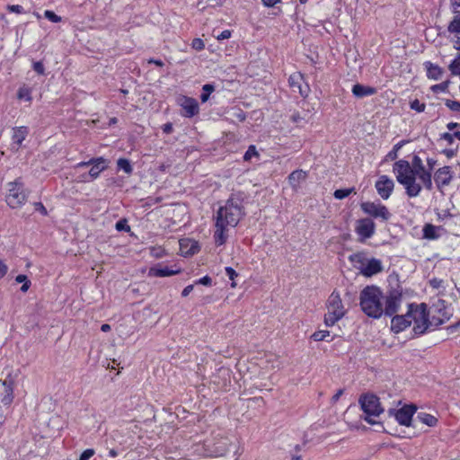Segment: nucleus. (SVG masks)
Masks as SVG:
<instances>
[{
	"instance_id": "09e8293b",
	"label": "nucleus",
	"mask_w": 460,
	"mask_h": 460,
	"mask_svg": "<svg viewBox=\"0 0 460 460\" xmlns=\"http://www.w3.org/2000/svg\"><path fill=\"white\" fill-rule=\"evenodd\" d=\"M191 47L196 50H201L205 48V44L200 39H194L191 43Z\"/></svg>"
},
{
	"instance_id": "6e6d98bb",
	"label": "nucleus",
	"mask_w": 460,
	"mask_h": 460,
	"mask_svg": "<svg viewBox=\"0 0 460 460\" xmlns=\"http://www.w3.org/2000/svg\"><path fill=\"white\" fill-rule=\"evenodd\" d=\"M36 210L40 211L42 215H47V209L41 202L35 203Z\"/></svg>"
},
{
	"instance_id": "864d4df0",
	"label": "nucleus",
	"mask_w": 460,
	"mask_h": 460,
	"mask_svg": "<svg viewBox=\"0 0 460 460\" xmlns=\"http://www.w3.org/2000/svg\"><path fill=\"white\" fill-rule=\"evenodd\" d=\"M196 284H200L204 286H211L212 285V279L209 276H205L199 280L196 281Z\"/></svg>"
},
{
	"instance_id": "412c9836",
	"label": "nucleus",
	"mask_w": 460,
	"mask_h": 460,
	"mask_svg": "<svg viewBox=\"0 0 460 460\" xmlns=\"http://www.w3.org/2000/svg\"><path fill=\"white\" fill-rule=\"evenodd\" d=\"M376 93V88L357 84L352 87V93L357 98H363L373 95Z\"/></svg>"
},
{
	"instance_id": "f3484780",
	"label": "nucleus",
	"mask_w": 460,
	"mask_h": 460,
	"mask_svg": "<svg viewBox=\"0 0 460 460\" xmlns=\"http://www.w3.org/2000/svg\"><path fill=\"white\" fill-rule=\"evenodd\" d=\"M411 325V317L408 313L404 315H395L391 321V330L396 333L402 332Z\"/></svg>"
},
{
	"instance_id": "69168bd1",
	"label": "nucleus",
	"mask_w": 460,
	"mask_h": 460,
	"mask_svg": "<svg viewBox=\"0 0 460 460\" xmlns=\"http://www.w3.org/2000/svg\"><path fill=\"white\" fill-rule=\"evenodd\" d=\"M26 280H29L26 275L20 274L15 278V281L17 283H25Z\"/></svg>"
},
{
	"instance_id": "de8ad7c7",
	"label": "nucleus",
	"mask_w": 460,
	"mask_h": 460,
	"mask_svg": "<svg viewBox=\"0 0 460 460\" xmlns=\"http://www.w3.org/2000/svg\"><path fill=\"white\" fill-rule=\"evenodd\" d=\"M181 251L185 255H193L198 252V247H196L194 244L190 247V250H185V247H183V243H181Z\"/></svg>"
},
{
	"instance_id": "c9c22d12",
	"label": "nucleus",
	"mask_w": 460,
	"mask_h": 460,
	"mask_svg": "<svg viewBox=\"0 0 460 460\" xmlns=\"http://www.w3.org/2000/svg\"><path fill=\"white\" fill-rule=\"evenodd\" d=\"M17 97L20 100H23L24 99V100L30 102L31 100L30 89L26 88V87H21L18 90Z\"/></svg>"
},
{
	"instance_id": "9d476101",
	"label": "nucleus",
	"mask_w": 460,
	"mask_h": 460,
	"mask_svg": "<svg viewBox=\"0 0 460 460\" xmlns=\"http://www.w3.org/2000/svg\"><path fill=\"white\" fill-rule=\"evenodd\" d=\"M360 207L366 214L375 218H381L383 221H387L391 217V213L387 208L381 203L363 202Z\"/></svg>"
},
{
	"instance_id": "dca6fc26",
	"label": "nucleus",
	"mask_w": 460,
	"mask_h": 460,
	"mask_svg": "<svg viewBox=\"0 0 460 460\" xmlns=\"http://www.w3.org/2000/svg\"><path fill=\"white\" fill-rule=\"evenodd\" d=\"M92 167L88 172V176L96 179L100 173L108 167V162L103 157L92 158Z\"/></svg>"
},
{
	"instance_id": "f704fd0d",
	"label": "nucleus",
	"mask_w": 460,
	"mask_h": 460,
	"mask_svg": "<svg viewBox=\"0 0 460 460\" xmlns=\"http://www.w3.org/2000/svg\"><path fill=\"white\" fill-rule=\"evenodd\" d=\"M449 84H450L449 80L444 81L438 84H435V85L431 86V91L435 93H438L440 92L441 93L447 92Z\"/></svg>"
},
{
	"instance_id": "a211bd4d",
	"label": "nucleus",
	"mask_w": 460,
	"mask_h": 460,
	"mask_svg": "<svg viewBox=\"0 0 460 460\" xmlns=\"http://www.w3.org/2000/svg\"><path fill=\"white\" fill-rule=\"evenodd\" d=\"M180 272H181L180 269L173 270L168 266L158 265V266L150 268L148 275L151 277L164 278V277H170V276L178 274Z\"/></svg>"
},
{
	"instance_id": "20e7f679",
	"label": "nucleus",
	"mask_w": 460,
	"mask_h": 460,
	"mask_svg": "<svg viewBox=\"0 0 460 460\" xmlns=\"http://www.w3.org/2000/svg\"><path fill=\"white\" fill-rule=\"evenodd\" d=\"M408 317H411V323L413 322V332L415 335H421L431 326L429 322V312L425 304L418 305H410Z\"/></svg>"
},
{
	"instance_id": "6e6552de",
	"label": "nucleus",
	"mask_w": 460,
	"mask_h": 460,
	"mask_svg": "<svg viewBox=\"0 0 460 460\" xmlns=\"http://www.w3.org/2000/svg\"><path fill=\"white\" fill-rule=\"evenodd\" d=\"M364 259L365 258L363 253H357L350 256V260L352 261L362 263V266L360 267V271L364 276L371 277L383 270V266L380 260L372 258L368 260L366 263H364Z\"/></svg>"
},
{
	"instance_id": "c03bdc74",
	"label": "nucleus",
	"mask_w": 460,
	"mask_h": 460,
	"mask_svg": "<svg viewBox=\"0 0 460 460\" xmlns=\"http://www.w3.org/2000/svg\"><path fill=\"white\" fill-rule=\"evenodd\" d=\"M453 34L452 41L456 49L460 50V31H448Z\"/></svg>"
},
{
	"instance_id": "bb28decb",
	"label": "nucleus",
	"mask_w": 460,
	"mask_h": 460,
	"mask_svg": "<svg viewBox=\"0 0 460 460\" xmlns=\"http://www.w3.org/2000/svg\"><path fill=\"white\" fill-rule=\"evenodd\" d=\"M438 227L435 226L432 224H426L423 227V238L429 239V240H436L439 237V234H438Z\"/></svg>"
},
{
	"instance_id": "a878e982",
	"label": "nucleus",
	"mask_w": 460,
	"mask_h": 460,
	"mask_svg": "<svg viewBox=\"0 0 460 460\" xmlns=\"http://www.w3.org/2000/svg\"><path fill=\"white\" fill-rule=\"evenodd\" d=\"M28 134V128L26 127H20L13 129V144L20 146L22 141L25 139Z\"/></svg>"
},
{
	"instance_id": "37998d69",
	"label": "nucleus",
	"mask_w": 460,
	"mask_h": 460,
	"mask_svg": "<svg viewBox=\"0 0 460 460\" xmlns=\"http://www.w3.org/2000/svg\"><path fill=\"white\" fill-rule=\"evenodd\" d=\"M448 31H460V14L454 17L453 21L449 23Z\"/></svg>"
},
{
	"instance_id": "8fccbe9b",
	"label": "nucleus",
	"mask_w": 460,
	"mask_h": 460,
	"mask_svg": "<svg viewBox=\"0 0 460 460\" xmlns=\"http://www.w3.org/2000/svg\"><path fill=\"white\" fill-rule=\"evenodd\" d=\"M94 453L95 452L93 449H86L81 454L78 460H89L94 455Z\"/></svg>"
},
{
	"instance_id": "774afa93",
	"label": "nucleus",
	"mask_w": 460,
	"mask_h": 460,
	"mask_svg": "<svg viewBox=\"0 0 460 460\" xmlns=\"http://www.w3.org/2000/svg\"><path fill=\"white\" fill-rule=\"evenodd\" d=\"M226 451H227V449L226 447H220L219 449L215 450V453L217 456H223L226 454Z\"/></svg>"
},
{
	"instance_id": "6ab92c4d",
	"label": "nucleus",
	"mask_w": 460,
	"mask_h": 460,
	"mask_svg": "<svg viewBox=\"0 0 460 460\" xmlns=\"http://www.w3.org/2000/svg\"><path fill=\"white\" fill-rule=\"evenodd\" d=\"M184 116L191 118L199 112L198 102L193 98H185L181 103Z\"/></svg>"
},
{
	"instance_id": "603ef678",
	"label": "nucleus",
	"mask_w": 460,
	"mask_h": 460,
	"mask_svg": "<svg viewBox=\"0 0 460 460\" xmlns=\"http://www.w3.org/2000/svg\"><path fill=\"white\" fill-rule=\"evenodd\" d=\"M7 9L12 13H22L24 12L23 7L20 4L8 5Z\"/></svg>"
},
{
	"instance_id": "338daca9",
	"label": "nucleus",
	"mask_w": 460,
	"mask_h": 460,
	"mask_svg": "<svg viewBox=\"0 0 460 460\" xmlns=\"http://www.w3.org/2000/svg\"><path fill=\"white\" fill-rule=\"evenodd\" d=\"M436 163H437V161H436V160H434L433 158H428V159H427V164H428V165H429V172H430L431 170H433V168H434V166H435Z\"/></svg>"
},
{
	"instance_id": "cd10ccee",
	"label": "nucleus",
	"mask_w": 460,
	"mask_h": 460,
	"mask_svg": "<svg viewBox=\"0 0 460 460\" xmlns=\"http://www.w3.org/2000/svg\"><path fill=\"white\" fill-rule=\"evenodd\" d=\"M417 419L426 424L427 426L429 427H433L437 424L438 422V420L437 418H435L434 416L429 414V413H426V412H420L418 415H417Z\"/></svg>"
},
{
	"instance_id": "79ce46f5",
	"label": "nucleus",
	"mask_w": 460,
	"mask_h": 460,
	"mask_svg": "<svg viewBox=\"0 0 460 460\" xmlns=\"http://www.w3.org/2000/svg\"><path fill=\"white\" fill-rule=\"evenodd\" d=\"M259 154L254 146H250L243 155L244 161H250L252 156H258Z\"/></svg>"
},
{
	"instance_id": "9b49d317",
	"label": "nucleus",
	"mask_w": 460,
	"mask_h": 460,
	"mask_svg": "<svg viewBox=\"0 0 460 460\" xmlns=\"http://www.w3.org/2000/svg\"><path fill=\"white\" fill-rule=\"evenodd\" d=\"M417 408L413 404L404 405L399 410L390 409L388 411V414L390 416H394L395 420L399 422V424L409 427L411 422V419L413 414L415 413Z\"/></svg>"
},
{
	"instance_id": "bf43d9fd",
	"label": "nucleus",
	"mask_w": 460,
	"mask_h": 460,
	"mask_svg": "<svg viewBox=\"0 0 460 460\" xmlns=\"http://www.w3.org/2000/svg\"><path fill=\"white\" fill-rule=\"evenodd\" d=\"M162 128H163L164 133H165V134H171L173 129L172 123H165Z\"/></svg>"
},
{
	"instance_id": "4d7b16f0",
	"label": "nucleus",
	"mask_w": 460,
	"mask_h": 460,
	"mask_svg": "<svg viewBox=\"0 0 460 460\" xmlns=\"http://www.w3.org/2000/svg\"><path fill=\"white\" fill-rule=\"evenodd\" d=\"M290 119L294 123H299L302 120V117L300 116V114L298 112H294L290 116Z\"/></svg>"
},
{
	"instance_id": "aec40b11",
	"label": "nucleus",
	"mask_w": 460,
	"mask_h": 460,
	"mask_svg": "<svg viewBox=\"0 0 460 460\" xmlns=\"http://www.w3.org/2000/svg\"><path fill=\"white\" fill-rule=\"evenodd\" d=\"M423 66L426 69L428 78L439 80L442 77L444 70L439 66L433 64L430 61L424 62Z\"/></svg>"
},
{
	"instance_id": "c85d7f7f",
	"label": "nucleus",
	"mask_w": 460,
	"mask_h": 460,
	"mask_svg": "<svg viewBox=\"0 0 460 460\" xmlns=\"http://www.w3.org/2000/svg\"><path fill=\"white\" fill-rule=\"evenodd\" d=\"M419 179L423 182L424 187L430 190L433 187L432 185V179H431V172L429 171H424L417 175Z\"/></svg>"
},
{
	"instance_id": "49530a36",
	"label": "nucleus",
	"mask_w": 460,
	"mask_h": 460,
	"mask_svg": "<svg viewBox=\"0 0 460 460\" xmlns=\"http://www.w3.org/2000/svg\"><path fill=\"white\" fill-rule=\"evenodd\" d=\"M425 103L423 102H420L419 100L415 99L414 101H412L411 102V109L418 111V112H422L424 111L425 110Z\"/></svg>"
},
{
	"instance_id": "4be33fe9",
	"label": "nucleus",
	"mask_w": 460,
	"mask_h": 460,
	"mask_svg": "<svg viewBox=\"0 0 460 460\" xmlns=\"http://www.w3.org/2000/svg\"><path fill=\"white\" fill-rule=\"evenodd\" d=\"M435 312L438 316H440V318H438V321L435 322V327H438L443 324L446 321L449 320L451 315L444 305V300H438V304L436 305Z\"/></svg>"
},
{
	"instance_id": "423d86ee",
	"label": "nucleus",
	"mask_w": 460,
	"mask_h": 460,
	"mask_svg": "<svg viewBox=\"0 0 460 460\" xmlns=\"http://www.w3.org/2000/svg\"><path fill=\"white\" fill-rule=\"evenodd\" d=\"M328 313L324 316L327 326L334 325L345 314V310L339 294L332 292L327 302Z\"/></svg>"
},
{
	"instance_id": "473e14b6",
	"label": "nucleus",
	"mask_w": 460,
	"mask_h": 460,
	"mask_svg": "<svg viewBox=\"0 0 460 460\" xmlns=\"http://www.w3.org/2000/svg\"><path fill=\"white\" fill-rule=\"evenodd\" d=\"M448 68L452 75H460V54L450 63Z\"/></svg>"
},
{
	"instance_id": "4468645a",
	"label": "nucleus",
	"mask_w": 460,
	"mask_h": 460,
	"mask_svg": "<svg viewBox=\"0 0 460 460\" xmlns=\"http://www.w3.org/2000/svg\"><path fill=\"white\" fill-rule=\"evenodd\" d=\"M304 81V76L300 73H295L291 75L288 78V83L290 87L296 91V89L298 90V93L301 96L306 97L308 95V93L310 92L309 85L305 84V85H302V82Z\"/></svg>"
},
{
	"instance_id": "393cba45",
	"label": "nucleus",
	"mask_w": 460,
	"mask_h": 460,
	"mask_svg": "<svg viewBox=\"0 0 460 460\" xmlns=\"http://www.w3.org/2000/svg\"><path fill=\"white\" fill-rule=\"evenodd\" d=\"M226 228L227 226H220L219 225H217V222H216V231L214 233V239L217 245H222L226 243V235L225 232Z\"/></svg>"
},
{
	"instance_id": "4c0bfd02",
	"label": "nucleus",
	"mask_w": 460,
	"mask_h": 460,
	"mask_svg": "<svg viewBox=\"0 0 460 460\" xmlns=\"http://www.w3.org/2000/svg\"><path fill=\"white\" fill-rule=\"evenodd\" d=\"M330 336V332L326 330L318 331L313 333L312 338L315 341H324L326 337Z\"/></svg>"
},
{
	"instance_id": "72a5a7b5",
	"label": "nucleus",
	"mask_w": 460,
	"mask_h": 460,
	"mask_svg": "<svg viewBox=\"0 0 460 460\" xmlns=\"http://www.w3.org/2000/svg\"><path fill=\"white\" fill-rule=\"evenodd\" d=\"M215 88L210 84H206L202 87L203 93L200 94V101L206 102L209 99V95L214 92Z\"/></svg>"
},
{
	"instance_id": "f8f14e48",
	"label": "nucleus",
	"mask_w": 460,
	"mask_h": 460,
	"mask_svg": "<svg viewBox=\"0 0 460 460\" xmlns=\"http://www.w3.org/2000/svg\"><path fill=\"white\" fill-rule=\"evenodd\" d=\"M376 230L374 221L368 217L357 220L355 231L359 236V242L363 243L373 236Z\"/></svg>"
},
{
	"instance_id": "ea45409f",
	"label": "nucleus",
	"mask_w": 460,
	"mask_h": 460,
	"mask_svg": "<svg viewBox=\"0 0 460 460\" xmlns=\"http://www.w3.org/2000/svg\"><path fill=\"white\" fill-rule=\"evenodd\" d=\"M225 270L226 276L232 280L231 287L234 288L236 284L234 280L238 276V273L232 267H226Z\"/></svg>"
},
{
	"instance_id": "2f4dec72",
	"label": "nucleus",
	"mask_w": 460,
	"mask_h": 460,
	"mask_svg": "<svg viewBox=\"0 0 460 460\" xmlns=\"http://www.w3.org/2000/svg\"><path fill=\"white\" fill-rule=\"evenodd\" d=\"M355 191L354 188H349V189H339L336 190L333 193V196L337 199H343L349 196L352 192Z\"/></svg>"
},
{
	"instance_id": "0eeeda50",
	"label": "nucleus",
	"mask_w": 460,
	"mask_h": 460,
	"mask_svg": "<svg viewBox=\"0 0 460 460\" xmlns=\"http://www.w3.org/2000/svg\"><path fill=\"white\" fill-rule=\"evenodd\" d=\"M8 194L6 202L12 208H17L22 206L28 197V191L24 189L21 179H16L13 182H9Z\"/></svg>"
},
{
	"instance_id": "a19ab883",
	"label": "nucleus",
	"mask_w": 460,
	"mask_h": 460,
	"mask_svg": "<svg viewBox=\"0 0 460 460\" xmlns=\"http://www.w3.org/2000/svg\"><path fill=\"white\" fill-rule=\"evenodd\" d=\"M403 144H404V142L401 141V142L397 143L396 145H394L393 150L388 153L387 157L391 160H395L397 158V153H398L399 149L402 148Z\"/></svg>"
},
{
	"instance_id": "39448f33",
	"label": "nucleus",
	"mask_w": 460,
	"mask_h": 460,
	"mask_svg": "<svg viewBox=\"0 0 460 460\" xmlns=\"http://www.w3.org/2000/svg\"><path fill=\"white\" fill-rule=\"evenodd\" d=\"M358 402L366 415L364 420L369 424H375L376 421L372 417H377L384 411L379 398L375 394H367L360 396Z\"/></svg>"
},
{
	"instance_id": "7ed1b4c3",
	"label": "nucleus",
	"mask_w": 460,
	"mask_h": 460,
	"mask_svg": "<svg viewBox=\"0 0 460 460\" xmlns=\"http://www.w3.org/2000/svg\"><path fill=\"white\" fill-rule=\"evenodd\" d=\"M243 208L239 198L232 195L226 202L225 206L220 207L217 212L216 222L220 226H227L234 227L237 226L243 216Z\"/></svg>"
},
{
	"instance_id": "b1692460",
	"label": "nucleus",
	"mask_w": 460,
	"mask_h": 460,
	"mask_svg": "<svg viewBox=\"0 0 460 460\" xmlns=\"http://www.w3.org/2000/svg\"><path fill=\"white\" fill-rule=\"evenodd\" d=\"M305 178L306 172L305 171L296 170L288 175V181L292 188L296 190L299 187L300 182L305 181Z\"/></svg>"
},
{
	"instance_id": "680f3d73",
	"label": "nucleus",
	"mask_w": 460,
	"mask_h": 460,
	"mask_svg": "<svg viewBox=\"0 0 460 460\" xmlns=\"http://www.w3.org/2000/svg\"><path fill=\"white\" fill-rule=\"evenodd\" d=\"M441 138L447 141L449 144L453 143V135L451 133H444L441 135Z\"/></svg>"
},
{
	"instance_id": "ddd939ff",
	"label": "nucleus",
	"mask_w": 460,
	"mask_h": 460,
	"mask_svg": "<svg viewBox=\"0 0 460 460\" xmlns=\"http://www.w3.org/2000/svg\"><path fill=\"white\" fill-rule=\"evenodd\" d=\"M376 189L383 199H387L391 196L394 188V182L386 175H382L376 182Z\"/></svg>"
},
{
	"instance_id": "e433bc0d",
	"label": "nucleus",
	"mask_w": 460,
	"mask_h": 460,
	"mask_svg": "<svg viewBox=\"0 0 460 460\" xmlns=\"http://www.w3.org/2000/svg\"><path fill=\"white\" fill-rule=\"evenodd\" d=\"M44 16L46 19H48L51 22L58 23L62 21V18L59 15L56 14L53 11H50V10H46L44 12Z\"/></svg>"
},
{
	"instance_id": "a18cd8bd",
	"label": "nucleus",
	"mask_w": 460,
	"mask_h": 460,
	"mask_svg": "<svg viewBox=\"0 0 460 460\" xmlns=\"http://www.w3.org/2000/svg\"><path fill=\"white\" fill-rule=\"evenodd\" d=\"M445 105L453 111H460V102H459L447 99L445 101Z\"/></svg>"
},
{
	"instance_id": "f257e3e1",
	"label": "nucleus",
	"mask_w": 460,
	"mask_h": 460,
	"mask_svg": "<svg viewBox=\"0 0 460 460\" xmlns=\"http://www.w3.org/2000/svg\"><path fill=\"white\" fill-rule=\"evenodd\" d=\"M383 292L376 286H367L360 292L361 310L369 317L377 319L384 314Z\"/></svg>"
},
{
	"instance_id": "7c9ffc66",
	"label": "nucleus",
	"mask_w": 460,
	"mask_h": 460,
	"mask_svg": "<svg viewBox=\"0 0 460 460\" xmlns=\"http://www.w3.org/2000/svg\"><path fill=\"white\" fill-rule=\"evenodd\" d=\"M117 165L119 170L124 171L128 174H130L133 171L129 160L126 158H119L117 162Z\"/></svg>"
},
{
	"instance_id": "2eb2a0df",
	"label": "nucleus",
	"mask_w": 460,
	"mask_h": 460,
	"mask_svg": "<svg viewBox=\"0 0 460 460\" xmlns=\"http://www.w3.org/2000/svg\"><path fill=\"white\" fill-rule=\"evenodd\" d=\"M434 180L438 188L448 185L452 180L451 168L449 166L439 168L435 172Z\"/></svg>"
},
{
	"instance_id": "3c124183",
	"label": "nucleus",
	"mask_w": 460,
	"mask_h": 460,
	"mask_svg": "<svg viewBox=\"0 0 460 460\" xmlns=\"http://www.w3.org/2000/svg\"><path fill=\"white\" fill-rule=\"evenodd\" d=\"M33 69L36 73H38L39 75H43L44 74V71H45V68H44V65L42 62L40 61H38V62H34L33 63Z\"/></svg>"
},
{
	"instance_id": "1a4fd4ad",
	"label": "nucleus",
	"mask_w": 460,
	"mask_h": 460,
	"mask_svg": "<svg viewBox=\"0 0 460 460\" xmlns=\"http://www.w3.org/2000/svg\"><path fill=\"white\" fill-rule=\"evenodd\" d=\"M402 299V292L400 288H393L385 296L384 314L388 316L394 315L399 310Z\"/></svg>"
},
{
	"instance_id": "5701e85b",
	"label": "nucleus",
	"mask_w": 460,
	"mask_h": 460,
	"mask_svg": "<svg viewBox=\"0 0 460 460\" xmlns=\"http://www.w3.org/2000/svg\"><path fill=\"white\" fill-rule=\"evenodd\" d=\"M4 387V394L3 395L1 402L4 405H10L13 400V383L12 380L3 381Z\"/></svg>"
},
{
	"instance_id": "052dcab7",
	"label": "nucleus",
	"mask_w": 460,
	"mask_h": 460,
	"mask_svg": "<svg viewBox=\"0 0 460 460\" xmlns=\"http://www.w3.org/2000/svg\"><path fill=\"white\" fill-rule=\"evenodd\" d=\"M263 4L267 7H272L281 0H261Z\"/></svg>"
},
{
	"instance_id": "5fc2aeb1",
	"label": "nucleus",
	"mask_w": 460,
	"mask_h": 460,
	"mask_svg": "<svg viewBox=\"0 0 460 460\" xmlns=\"http://www.w3.org/2000/svg\"><path fill=\"white\" fill-rule=\"evenodd\" d=\"M231 37V31L229 30L223 31L219 35L217 36L218 40L229 39Z\"/></svg>"
},
{
	"instance_id": "13d9d810",
	"label": "nucleus",
	"mask_w": 460,
	"mask_h": 460,
	"mask_svg": "<svg viewBox=\"0 0 460 460\" xmlns=\"http://www.w3.org/2000/svg\"><path fill=\"white\" fill-rule=\"evenodd\" d=\"M7 266L0 260V278H3L7 273Z\"/></svg>"
},
{
	"instance_id": "58836bf2",
	"label": "nucleus",
	"mask_w": 460,
	"mask_h": 460,
	"mask_svg": "<svg viewBox=\"0 0 460 460\" xmlns=\"http://www.w3.org/2000/svg\"><path fill=\"white\" fill-rule=\"evenodd\" d=\"M115 228L118 231H130V226L128 225V221L125 218L119 220L115 225Z\"/></svg>"
},
{
	"instance_id": "f03ea898",
	"label": "nucleus",
	"mask_w": 460,
	"mask_h": 460,
	"mask_svg": "<svg viewBox=\"0 0 460 460\" xmlns=\"http://www.w3.org/2000/svg\"><path fill=\"white\" fill-rule=\"evenodd\" d=\"M393 171L397 181L402 184L410 198L417 197L421 191V186L416 182L417 174L411 169V164L403 159L394 163Z\"/></svg>"
},
{
	"instance_id": "e2e57ef3",
	"label": "nucleus",
	"mask_w": 460,
	"mask_h": 460,
	"mask_svg": "<svg viewBox=\"0 0 460 460\" xmlns=\"http://www.w3.org/2000/svg\"><path fill=\"white\" fill-rule=\"evenodd\" d=\"M193 290V285H188L187 287H185L181 292V296H189V294Z\"/></svg>"
},
{
	"instance_id": "0e129e2a",
	"label": "nucleus",
	"mask_w": 460,
	"mask_h": 460,
	"mask_svg": "<svg viewBox=\"0 0 460 460\" xmlns=\"http://www.w3.org/2000/svg\"><path fill=\"white\" fill-rule=\"evenodd\" d=\"M342 394H343V389H339L332 398V402L333 403L337 402L339 401L340 397L342 395Z\"/></svg>"
},
{
	"instance_id": "c756f323",
	"label": "nucleus",
	"mask_w": 460,
	"mask_h": 460,
	"mask_svg": "<svg viewBox=\"0 0 460 460\" xmlns=\"http://www.w3.org/2000/svg\"><path fill=\"white\" fill-rule=\"evenodd\" d=\"M411 169L414 170V172L418 175L420 172L426 171L422 160L418 155H414L411 161Z\"/></svg>"
}]
</instances>
